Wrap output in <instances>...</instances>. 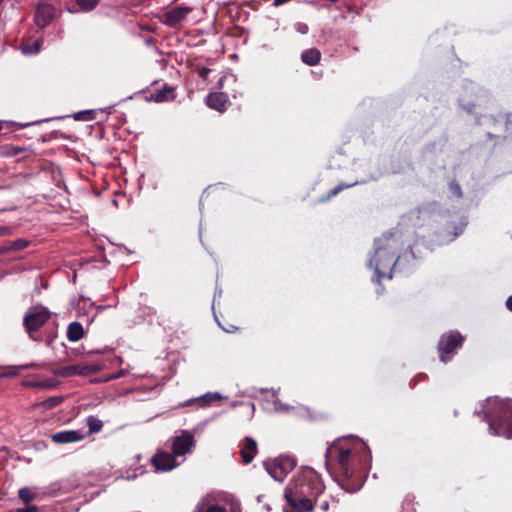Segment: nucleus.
Wrapping results in <instances>:
<instances>
[{
    "instance_id": "10",
    "label": "nucleus",
    "mask_w": 512,
    "mask_h": 512,
    "mask_svg": "<svg viewBox=\"0 0 512 512\" xmlns=\"http://www.w3.org/2000/svg\"><path fill=\"white\" fill-rule=\"evenodd\" d=\"M151 462L157 471H169L177 466L176 456L173 452H157Z\"/></svg>"
},
{
    "instance_id": "22",
    "label": "nucleus",
    "mask_w": 512,
    "mask_h": 512,
    "mask_svg": "<svg viewBox=\"0 0 512 512\" xmlns=\"http://www.w3.org/2000/svg\"><path fill=\"white\" fill-rule=\"evenodd\" d=\"M6 243H7L8 253L12 252V251L23 250L29 244V242L27 240H25V239H17V240H14V241H8Z\"/></svg>"
},
{
    "instance_id": "41",
    "label": "nucleus",
    "mask_w": 512,
    "mask_h": 512,
    "mask_svg": "<svg viewBox=\"0 0 512 512\" xmlns=\"http://www.w3.org/2000/svg\"><path fill=\"white\" fill-rule=\"evenodd\" d=\"M226 332H234L236 330V327L235 326H228V328H223Z\"/></svg>"
},
{
    "instance_id": "36",
    "label": "nucleus",
    "mask_w": 512,
    "mask_h": 512,
    "mask_svg": "<svg viewBox=\"0 0 512 512\" xmlns=\"http://www.w3.org/2000/svg\"><path fill=\"white\" fill-rule=\"evenodd\" d=\"M211 72V69L207 68V67H204V68H201L199 69L198 73H199V76L203 79H207L209 73Z\"/></svg>"
},
{
    "instance_id": "17",
    "label": "nucleus",
    "mask_w": 512,
    "mask_h": 512,
    "mask_svg": "<svg viewBox=\"0 0 512 512\" xmlns=\"http://www.w3.org/2000/svg\"><path fill=\"white\" fill-rule=\"evenodd\" d=\"M100 0H75L77 8H68L70 13L90 12L99 4Z\"/></svg>"
},
{
    "instance_id": "37",
    "label": "nucleus",
    "mask_w": 512,
    "mask_h": 512,
    "mask_svg": "<svg viewBox=\"0 0 512 512\" xmlns=\"http://www.w3.org/2000/svg\"><path fill=\"white\" fill-rule=\"evenodd\" d=\"M452 355L453 354H449V353L440 354L441 361L444 362V363L449 361L452 358Z\"/></svg>"
},
{
    "instance_id": "34",
    "label": "nucleus",
    "mask_w": 512,
    "mask_h": 512,
    "mask_svg": "<svg viewBox=\"0 0 512 512\" xmlns=\"http://www.w3.org/2000/svg\"><path fill=\"white\" fill-rule=\"evenodd\" d=\"M295 29L300 34H306L309 30L308 26L305 23H297L295 25Z\"/></svg>"
},
{
    "instance_id": "43",
    "label": "nucleus",
    "mask_w": 512,
    "mask_h": 512,
    "mask_svg": "<svg viewBox=\"0 0 512 512\" xmlns=\"http://www.w3.org/2000/svg\"><path fill=\"white\" fill-rule=\"evenodd\" d=\"M115 360H116L117 362H119V364H121V363L123 362V361H122V359H121L120 357H117Z\"/></svg>"
},
{
    "instance_id": "28",
    "label": "nucleus",
    "mask_w": 512,
    "mask_h": 512,
    "mask_svg": "<svg viewBox=\"0 0 512 512\" xmlns=\"http://www.w3.org/2000/svg\"><path fill=\"white\" fill-rule=\"evenodd\" d=\"M62 401H63L62 396H54V397H50V398L46 399L43 402V405L46 408H54V407L58 406L59 404H61Z\"/></svg>"
},
{
    "instance_id": "1",
    "label": "nucleus",
    "mask_w": 512,
    "mask_h": 512,
    "mask_svg": "<svg viewBox=\"0 0 512 512\" xmlns=\"http://www.w3.org/2000/svg\"><path fill=\"white\" fill-rule=\"evenodd\" d=\"M326 465L338 485L349 493L361 489L371 465V452L358 437L336 439L326 450Z\"/></svg>"
},
{
    "instance_id": "31",
    "label": "nucleus",
    "mask_w": 512,
    "mask_h": 512,
    "mask_svg": "<svg viewBox=\"0 0 512 512\" xmlns=\"http://www.w3.org/2000/svg\"><path fill=\"white\" fill-rule=\"evenodd\" d=\"M56 385L57 382L53 379L43 380L36 383V386L41 388H53Z\"/></svg>"
},
{
    "instance_id": "7",
    "label": "nucleus",
    "mask_w": 512,
    "mask_h": 512,
    "mask_svg": "<svg viewBox=\"0 0 512 512\" xmlns=\"http://www.w3.org/2000/svg\"><path fill=\"white\" fill-rule=\"evenodd\" d=\"M50 318L48 309L41 305H36L28 309L23 322L26 329L31 333L39 330Z\"/></svg>"
},
{
    "instance_id": "20",
    "label": "nucleus",
    "mask_w": 512,
    "mask_h": 512,
    "mask_svg": "<svg viewBox=\"0 0 512 512\" xmlns=\"http://www.w3.org/2000/svg\"><path fill=\"white\" fill-rule=\"evenodd\" d=\"M88 434H95L102 430L103 422L95 416H89L86 420Z\"/></svg>"
},
{
    "instance_id": "9",
    "label": "nucleus",
    "mask_w": 512,
    "mask_h": 512,
    "mask_svg": "<svg viewBox=\"0 0 512 512\" xmlns=\"http://www.w3.org/2000/svg\"><path fill=\"white\" fill-rule=\"evenodd\" d=\"M463 341L464 336L458 331H450L441 337L438 350L439 352H454L462 348Z\"/></svg>"
},
{
    "instance_id": "6",
    "label": "nucleus",
    "mask_w": 512,
    "mask_h": 512,
    "mask_svg": "<svg viewBox=\"0 0 512 512\" xmlns=\"http://www.w3.org/2000/svg\"><path fill=\"white\" fill-rule=\"evenodd\" d=\"M105 367L101 363H78L68 366L59 367L53 370L55 375L61 377H72V376H90L103 370Z\"/></svg>"
},
{
    "instance_id": "29",
    "label": "nucleus",
    "mask_w": 512,
    "mask_h": 512,
    "mask_svg": "<svg viewBox=\"0 0 512 512\" xmlns=\"http://www.w3.org/2000/svg\"><path fill=\"white\" fill-rule=\"evenodd\" d=\"M449 188L453 195H455L458 198L462 197V190H461L460 185L457 182H455V181L451 182L449 184Z\"/></svg>"
},
{
    "instance_id": "40",
    "label": "nucleus",
    "mask_w": 512,
    "mask_h": 512,
    "mask_svg": "<svg viewBox=\"0 0 512 512\" xmlns=\"http://www.w3.org/2000/svg\"><path fill=\"white\" fill-rule=\"evenodd\" d=\"M289 1L290 0H273V4L275 6H280V5H283V4H285V3L289 2Z\"/></svg>"
},
{
    "instance_id": "32",
    "label": "nucleus",
    "mask_w": 512,
    "mask_h": 512,
    "mask_svg": "<svg viewBox=\"0 0 512 512\" xmlns=\"http://www.w3.org/2000/svg\"><path fill=\"white\" fill-rule=\"evenodd\" d=\"M353 185H355V183L353 184H349V185H344V184H339L338 186H336L334 189H332L329 194H328V198H331L333 196H336L340 191H342L344 188H348V187H352Z\"/></svg>"
},
{
    "instance_id": "44",
    "label": "nucleus",
    "mask_w": 512,
    "mask_h": 512,
    "mask_svg": "<svg viewBox=\"0 0 512 512\" xmlns=\"http://www.w3.org/2000/svg\"><path fill=\"white\" fill-rule=\"evenodd\" d=\"M125 2L128 4H132V3H134V0H125Z\"/></svg>"
},
{
    "instance_id": "11",
    "label": "nucleus",
    "mask_w": 512,
    "mask_h": 512,
    "mask_svg": "<svg viewBox=\"0 0 512 512\" xmlns=\"http://www.w3.org/2000/svg\"><path fill=\"white\" fill-rule=\"evenodd\" d=\"M193 435L188 431H183L172 443V452L175 456H183L188 453L193 445Z\"/></svg>"
},
{
    "instance_id": "13",
    "label": "nucleus",
    "mask_w": 512,
    "mask_h": 512,
    "mask_svg": "<svg viewBox=\"0 0 512 512\" xmlns=\"http://www.w3.org/2000/svg\"><path fill=\"white\" fill-rule=\"evenodd\" d=\"M51 439L57 444H67L83 440L84 435L75 430H67L52 434Z\"/></svg>"
},
{
    "instance_id": "15",
    "label": "nucleus",
    "mask_w": 512,
    "mask_h": 512,
    "mask_svg": "<svg viewBox=\"0 0 512 512\" xmlns=\"http://www.w3.org/2000/svg\"><path fill=\"white\" fill-rule=\"evenodd\" d=\"M205 102L208 107L219 112H224L227 107L228 98L222 92L210 93L207 95Z\"/></svg>"
},
{
    "instance_id": "2",
    "label": "nucleus",
    "mask_w": 512,
    "mask_h": 512,
    "mask_svg": "<svg viewBox=\"0 0 512 512\" xmlns=\"http://www.w3.org/2000/svg\"><path fill=\"white\" fill-rule=\"evenodd\" d=\"M325 486L312 468H303L285 488L283 512H314Z\"/></svg>"
},
{
    "instance_id": "25",
    "label": "nucleus",
    "mask_w": 512,
    "mask_h": 512,
    "mask_svg": "<svg viewBox=\"0 0 512 512\" xmlns=\"http://www.w3.org/2000/svg\"><path fill=\"white\" fill-rule=\"evenodd\" d=\"M402 512H416L415 508V497L413 495H407L401 505Z\"/></svg>"
},
{
    "instance_id": "21",
    "label": "nucleus",
    "mask_w": 512,
    "mask_h": 512,
    "mask_svg": "<svg viewBox=\"0 0 512 512\" xmlns=\"http://www.w3.org/2000/svg\"><path fill=\"white\" fill-rule=\"evenodd\" d=\"M127 373H128L127 369H120L117 373H112L109 375L102 376L100 378H96V379L92 380V382L93 383L108 382L110 380L121 378V377L125 376Z\"/></svg>"
},
{
    "instance_id": "14",
    "label": "nucleus",
    "mask_w": 512,
    "mask_h": 512,
    "mask_svg": "<svg viewBox=\"0 0 512 512\" xmlns=\"http://www.w3.org/2000/svg\"><path fill=\"white\" fill-rule=\"evenodd\" d=\"M257 453V442L250 437H245L240 449V455L244 464H249L253 461Z\"/></svg>"
},
{
    "instance_id": "30",
    "label": "nucleus",
    "mask_w": 512,
    "mask_h": 512,
    "mask_svg": "<svg viewBox=\"0 0 512 512\" xmlns=\"http://www.w3.org/2000/svg\"><path fill=\"white\" fill-rule=\"evenodd\" d=\"M216 399H220V395H218L217 393H215V394L208 393V394L204 395L203 397L197 399V401L203 402L204 404H208L211 401L216 400Z\"/></svg>"
},
{
    "instance_id": "19",
    "label": "nucleus",
    "mask_w": 512,
    "mask_h": 512,
    "mask_svg": "<svg viewBox=\"0 0 512 512\" xmlns=\"http://www.w3.org/2000/svg\"><path fill=\"white\" fill-rule=\"evenodd\" d=\"M41 44H42L41 40H35L33 42L27 41V42L22 43L20 48H21V51L23 54L33 55L40 51Z\"/></svg>"
},
{
    "instance_id": "4",
    "label": "nucleus",
    "mask_w": 512,
    "mask_h": 512,
    "mask_svg": "<svg viewBox=\"0 0 512 512\" xmlns=\"http://www.w3.org/2000/svg\"><path fill=\"white\" fill-rule=\"evenodd\" d=\"M485 418L493 434L512 438V399H488Z\"/></svg>"
},
{
    "instance_id": "5",
    "label": "nucleus",
    "mask_w": 512,
    "mask_h": 512,
    "mask_svg": "<svg viewBox=\"0 0 512 512\" xmlns=\"http://www.w3.org/2000/svg\"><path fill=\"white\" fill-rule=\"evenodd\" d=\"M268 474L276 481H283L284 478L296 467L297 462L291 456H279L264 463Z\"/></svg>"
},
{
    "instance_id": "8",
    "label": "nucleus",
    "mask_w": 512,
    "mask_h": 512,
    "mask_svg": "<svg viewBox=\"0 0 512 512\" xmlns=\"http://www.w3.org/2000/svg\"><path fill=\"white\" fill-rule=\"evenodd\" d=\"M193 11L190 6H177L167 11H164L160 16V22L169 27H177L181 24L187 16Z\"/></svg>"
},
{
    "instance_id": "24",
    "label": "nucleus",
    "mask_w": 512,
    "mask_h": 512,
    "mask_svg": "<svg viewBox=\"0 0 512 512\" xmlns=\"http://www.w3.org/2000/svg\"><path fill=\"white\" fill-rule=\"evenodd\" d=\"M174 89L172 87L157 90L154 95V99L157 102L166 101L172 97Z\"/></svg>"
},
{
    "instance_id": "3",
    "label": "nucleus",
    "mask_w": 512,
    "mask_h": 512,
    "mask_svg": "<svg viewBox=\"0 0 512 512\" xmlns=\"http://www.w3.org/2000/svg\"><path fill=\"white\" fill-rule=\"evenodd\" d=\"M400 249L401 244L394 234H386L376 239L375 253L370 259V266H374L379 281L382 278H392V272L398 261Z\"/></svg>"
},
{
    "instance_id": "38",
    "label": "nucleus",
    "mask_w": 512,
    "mask_h": 512,
    "mask_svg": "<svg viewBox=\"0 0 512 512\" xmlns=\"http://www.w3.org/2000/svg\"><path fill=\"white\" fill-rule=\"evenodd\" d=\"M8 253L7 243L0 244V255Z\"/></svg>"
},
{
    "instance_id": "35",
    "label": "nucleus",
    "mask_w": 512,
    "mask_h": 512,
    "mask_svg": "<svg viewBox=\"0 0 512 512\" xmlns=\"http://www.w3.org/2000/svg\"><path fill=\"white\" fill-rule=\"evenodd\" d=\"M38 508L37 506L35 505H29L27 507H24V508H18L16 511L14 512H37Z\"/></svg>"
},
{
    "instance_id": "16",
    "label": "nucleus",
    "mask_w": 512,
    "mask_h": 512,
    "mask_svg": "<svg viewBox=\"0 0 512 512\" xmlns=\"http://www.w3.org/2000/svg\"><path fill=\"white\" fill-rule=\"evenodd\" d=\"M84 336V328L80 322H71L67 328V338L69 341H79Z\"/></svg>"
},
{
    "instance_id": "26",
    "label": "nucleus",
    "mask_w": 512,
    "mask_h": 512,
    "mask_svg": "<svg viewBox=\"0 0 512 512\" xmlns=\"http://www.w3.org/2000/svg\"><path fill=\"white\" fill-rule=\"evenodd\" d=\"M18 496L24 503H29L35 498L34 493L28 487L21 488Z\"/></svg>"
},
{
    "instance_id": "27",
    "label": "nucleus",
    "mask_w": 512,
    "mask_h": 512,
    "mask_svg": "<svg viewBox=\"0 0 512 512\" xmlns=\"http://www.w3.org/2000/svg\"><path fill=\"white\" fill-rule=\"evenodd\" d=\"M74 118L78 121H90L94 118V112L92 110L80 111L74 115Z\"/></svg>"
},
{
    "instance_id": "39",
    "label": "nucleus",
    "mask_w": 512,
    "mask_h": 512,
    "mask_svg": "<svg viewBox=\"0 0 512 512\" xmlns=\"http://www.w3.org/2000/svg\"><path fill=\"white\" fill-rule=\"evenodd\" d=\"M506 307L509 311L512 312V295L508 297L506 300Z\"/></svg>"
},
{
    "instance_id": "18",
    "label": "nucleus",
    "mask_w": 512,
    "mask_h": 512,
    "mask_svg": "<svg viewBox=\"0 0 512 512\" xmlns=\"http://www.w3.org/2000/svg\"><path fill=\"white\" fill-rule=\"evenodd\" d=\"M320 59L321 52L316 48L307 49L301 54V60L309 66L317 65Z\"/></svg>"
},
{
    "instance_id": "12",
    "label": "nucleus",
    "mask_w": 512,
    "mask_h": 512,
    "mask_svg": "<svg viewBox=\"0 0 512 512\" xmlns=\"http://www.w3.org/2000/svg\"><path fill=\"white\" fill-rule=\"evenodd\" d=\"M55 16V8L47 3L40 4L35 13V23L40 28H45L50 24Z\"/></svg>"
},
{
    "instance_id": "33",
    "label": "nucleus",
    "mask_w": 512,
    "mask_h": 512,
    "mask_svg": "<svg viewBox=\"0 0 512 512\" xmlns=\"http://www.w3.org/2000/svg\"><path fill=\"white\" fill-rule=\"evenodd\" d=\"M319 508L322 512H328L330 508V502L328 499H320Z\"/></svg>"
},
{
    "instance_id": "23",
    "label": "nucleus",
    "mask_w": 512,
    "mask_h": 512,
    "mask_svg": "<svg viewBox=\"0 0 512 512\" xmlns=\"http://www.w3.org/2000/svg\"><path fill=\"white\" fill-rule=\"evenodd\" d=\"M196 512H228L224 506L219 504H209V505H198L196 507Z\"/></svg>"
},
{
    "instance_id": "42",
    "label": "nucleus",
    "mask_w": 512,
    "mask_h": 512,
    "mask_svg": "<svg viewBox=\"0 0 512 512\" xmlns=\"http://www.w3.org/2000/svg\"><path fill=\"white\" fill-rule=\"evenodd\" d=\"M33 365H34V364L21 365V366H19V368H21V369H27V368L32 367Z\"/></svg>"
}]
</instances>
